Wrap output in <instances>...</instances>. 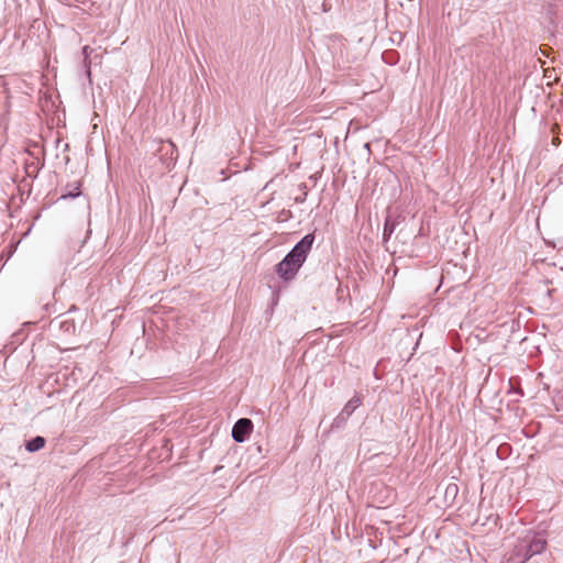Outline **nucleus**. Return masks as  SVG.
Masks as SVG:
<instances>
[{
	"label": "nucleus",
	"instance_id": "1",
	"mask_svg": "<svg viewBox=\"0 0 563 563\" xmlns=\"http://www.w3.org/2000/svg\"><path fill=\"white\" fill-rule=\"evenodd\" d=\"M314 234H306L277 264L276 273L284 280H291L307 260L314 243Z\"/></svg>",
	"mask_w": 563,
	"mask_h": 563
},
{
	"label": "nucleus",
	"instance_id": "2",
	"mask_svg": "<svg viewBox=\"0 0 563 563\" xmlns=\"http://www.w3.org/2000/svg\"><path fill=\"white\" fill-rule=\"evenodd\" d=\"M545 539L534 533H528L522 539L518 540L509 556V562L526 563L533 555L540 554L545 549Z\"/></svg>",
	"mask_w": 563,
	"mask_h": 563
},
{
	"label": "nucleus",
	"instance_id": "3",
	"mask_svg": "<svg viewBox=\"0 0 563 563\" xmlns=\"http://www.w3.org/2000/svg\"><path fill=\"white\" fill-rule=\"evenodd\" d=\"M253 431V422L249 418L239 419L232 428V438L238 443H243Z\"/></svg>",
	"mask_w": 563,
	"mask_h": 563
},
{
	"label": "nucleus",
	"instance_id": "4",
	"mask_svg": "<svg viewBox=\"0 0 563 563\" xmlns=\"http://www.w3.org/2000/svg\"><path fill=\"white\" fill-rule=\"evenodd\" d=\"M361 405V399L360 397H353L352 399L349 400V402L344 406V408L342 409L341 413L339 415L338 419L341 418V419H346L349 418L353 412L354 410Z\"/></svg>",
	"mask_w": 563,
	"mask_h": 563
},
{
	"label": "nucleus",
	"instance_id": "5",
	"mask_svg": "<svg viewBox=\"0 0 563 563\" xmlns=\"http://www.w3.org/2000/svg\"><path fill=\"white\" fill-rule=\"evenodd\" d=\"M81 194L80 191V184L75 183L73 185H67L65 191L60 196V199H68V198H76L79 197Z\"/></svg>",
	"mask_w": 563,
	"mask_h": 563
},
{
	"label": "nucleus",
	"instance_id": "6",
	"mask_svg": "<svg viewBox=\"0 0 563 563\" xmlns=\"http://www.w3.org/2000/svg\"><path fill=\"white\" fill-rule=\"evenodd\" d=\"M45 442L46 441L43 437L37 435L26 442L25 449L29 452H36V451L41 450L42 448H44Z\"/></svg>",
	"mask_w": 563,
	"mask_h": 563
},
{
	"label": "nucleus",
	"instance_id": "7",
	"mask_svg": "<svg viewBox=\"0 0 563 563\" xmlns=\"http://www.w3.org/2000/svg\"><path fill=\"white\" fill-rule=\"evenodd\" d=\"M92 52H93V48H91L88 45L84 46V48H82L84 65H85V67L87 69L88 77L90 76V67H91V64H92V59L90 58V55H91Z\"/></svg>",
	"mask_w": 563,
	"mask_h": 563
},
{
	"label": "nucleus",
	"instance_id": "8",
	"mask_svg": "<svg viewBox=\"0 0 563 563\" xmlns=\"http://www.w3.org/2000/svg\"><path fill=\"white\" fill-rule=\"evenodd\" d=\"M395 224L391 223L389 220H386L384 225V240H387L391 233L394 232Z\"/></svg>",
	"mask_w": 563,
	"mask_h": 563
},
{
	"label": "nucleus",
	"instance_id": "9",
	"mask_svg": "<svg viewBox=\"0 0 563 563\" xmlns=\"http://www.w3.org/2000/svg\"><path fill=\"white\" fill-rule=\"evenodd\" d=\"M395 36H398L399 41L402 40V33H400V32L395 33Z\"/></svg>",
	"mask_w": 563,
	"mask_h": 563
},
{
	"label": "nucleus",
	"instance_id": "10",
	"mask_svg": "<svg viewBox=\"0 0 563 563\" xmlns=\"http://www.w3.org/2000/svg\"><path fill=\"white\" fill-rule=\"evenodd\" d=\"M296 201H297V202H302V201H303V199H302V197H299V198H296Z\"/></svg>",
	"mask_w": 563,
	"mask_h": 563
},
{
	"label": "nucleus",
	"instance_id": "11",
	"mask_svg": "<svg viewBox=\"0 0 563 563\" xmlns=\"http://www.w3.org/2000/svg\"><path fill=\"white\" fill-rule=\"evenodd\" d=\"M296 201H297V202H302V201H303V199H302V197H299V198H296Z\"/></svg>",
	"mask_w": 563,
	"mask_h": 563
},
{
	"label": "nucleus",
	"instance_id": "12",
	"mask_svg": "<svg viewBox=\"0 0 563 563\" xmlns=\"http://www.w3.org/2000/svg\"><path fill=\"white\" fill-rule=\"evenodd\" d=\"M452 489H453L454 492H456V490H457L456 485H453Z\"/></svg>",
	"mask_w": 563,
	"mask_h": 563
}]
</instances>
